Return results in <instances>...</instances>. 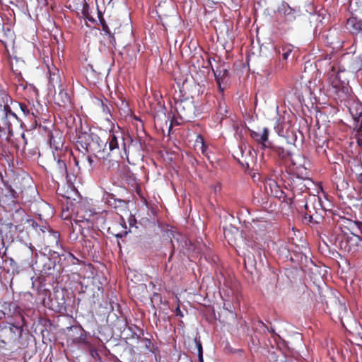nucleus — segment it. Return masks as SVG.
<instances>
[{
  "mask_svg": "<svg viewBox=\"0 0 362 362\" xmlns=\"http://www.w3.org/2000/svg\"><path fill=\"white\" fill-rule=\"evenodd\" d=\"M19 122L17 115L12 108H0V137L9 141L13 135V126Z\"/></svg>",
  "mask_w": 362,
  "mask_h": 362,
  "instance_id": "f257e3e1",
  "label": "nucleus"
},
{
  "mask_svg": "<svg viewBox=\"0 0 362 362\" xmlns=\"http://www.w3.org/2000/svg\"><path fill=\"white\" fill-rule=\"evenodd\" d=\"M78 139V142L81 143L87 151L99 152L104 145V141L93 132H82Z\"/></svg>",
  "mask_w": 362,
  "mask_h": 362,
  "instance_id": "f03ea898",
  "label": "nucleus"
},
{
  "mask_svg": "<svg viewBox=\"0 0 362 362\" xmlns=\"http://www.w3.org/2000/svg\"><path fill=\"white\" fill-rule=\"evenodd\" d=\"M117 129H119V127H117ZM107 144L110 151H119L121 147L124 155L127 156L126 144L122 133L119 129L115 130L113 129L110 131L108 139L106 142H104L103 146H106Z\"/></svg>",
  "mask_w": 362,
  "mask_h": 362,
  "instance_id": "7ed1b4c3",
  "label": "nucleus"
},
{
  "mask_svg": "<svg viewBox=\"0 0 362 362\" xmlns=\"http://www.w3.org/2000/svg\"><path fill=\"white\" fill-rule=\"evenodd\" d=\"M361 242H362L361 237L346 235L341 238L339 244L344 252L354 255L358 251Z\"/></svg>",
  "mask_w": 362,
  "mask_h": 362,
  "instance_id": "20e7f679",
  "label": "nucleus"
},
{
  "mask_svg": "<svg viewBox=\"0 0 362 362\" xmlns=\"http://www.w3.org/2000/svg\"><path fill=\"white\" fill-rule=\"evenodd\" d=\"M277 13L286 22H293L300 16V9L292 8L288 3L282 1L277 8Z\"/></svg>",
  "mask_w": 362,
  "mask_h": 362,
  "instance_id": "39448f33",
  "label": "nucleus"
},
{
  "mask_svg": "<svg viewBox=\"0 0 362 362\" xmlns=\"http://www.w3.org/2000/svg\"><path fill=\"white\" fill-rule=\"evenodd\" d=\"M265 192L271 197L278 198L279 199L284 198V193L278 185L275 180L267 178L264 182Z\"/></svg>",
  "mask_w": 362,
  "mask_h": 362,
  "instance_id": "423d86ee",
  "label": "nucleus"
},
{
  "mask_svg": "<svg viewBox=\"0 0 362 362\" xmlns=\"http://www.w3.org/2000/svg\"><path fill=\"white\" fill-rule=\"evenodd\" d=\"M175 108L182 119L188 121L192 118L193 105L191 103L187 101L177 102Z\"/></svg>",
  "mask_w": 362,
  "mask_h": 362,
  "instance_id": "0eeeda50",
  "label": "nucleus"
},
{
  "mask_svg": "<svg viewBox=\"0 0 362 362\" xmlns=\"http://www.w3.org/2000/svg\"><path fill=\"white\" fill-rule=\"evenodd\" d=\"M250 136L256 142L261 145L262 148L272 147L271 142L268 140L269 129L267 127H264L262 132L251 131Z\"/></svg>",
  "mask_w": 362,
  "mask_h": 362,
  "instance_id": "6e6552de",
  "label": "nucleus"
},
{
  "mask_svg": "<svg viewBox=\"0 0 362 362\" xmlns=\"http://www.w3.org/2000/svg\"><path fill=\"white\" fill-rule=\"evenodd\" d=\"M223 234L225 238L230 245L235 244L237 238L240 235L238 228L233 226L224 228Z\"/></svg>",
  "mask_w": 362,
  "mask_h": 362,
  "instance_id": "1a4fd4ad",
  "label": "nucleus"
},
{
  "mask_svg": "<svg viewBox=\"0 0 362 362\" xmlns=\"http://www.w3.org/2000/svg\"><path fill=\"white\" fill-rule=\"evenodd\" d=\"M346 28L352 34H358L362 31V23L355 17L347 20Z\"/></svg>",
  "mask_w": 362,
  "mask_h": 362,
  "instance_id": "9d476101",
  "label": "nucleus"
},
{
  "mask_svg": "<svg viewBox=\"0 0 362 362\" xmlns=\"http://www.w3.org/2000/svg\"><path fill=\"white\" fill-rule=\"evenodd\" d=\"M55 100L60 106L65 107L71 104L70 95L64 89H60L58 95L55 97Z\"/></svg>",
  "mask_w": 362,
  "mask_h": 362,
  "instance_id": "9b49d317",
  "label": "nucleus"
},
{
  "mask_svg": "<svg viewBox=\"0 0 362 362\" xmlns=\"http://www.w3.org/2000/svg\"><path fill=\"white\" fill-rule=\"evenodd\" d=\"M107 202L115 209L121 208L125 209L127 208V203L124 200L117 199L112 194L108 195Z\"/></svg>",
  "mask_w": 362,
  "mask_h": 362,
  "instance_id": "f8f14e48",
  "label": "nucleus"
},
{
  "mask_svg": "<svg viewBox=\"0 0 362 362\" xmlns=\"http://www.w3.org/2000/svg\"><path fill=\"white\" fill-rule=\"evenodd\" d=\"M350 230L349 235H357L360 237L362 235V223L356 221H350L348 226Z\"/></svg>",
  "mask_w": 362,
  "mask_h": 362,
  "instance_id": "ddd939ff",
  "label": "nucleus"
},
{
  "mask_svg": "<svg viewBox=\"0 0 362 362\" xmlns=\"http://www.w3.org/2000/svg\"><path fill=\"white\" fill-rule=\"evenodd\" d=\"M216 81L218 84L220 88H221V83H223V78L228 76V69L224 66H220L216 71H214Z\"/></svg>",
  "mask_w": 362,
  "mask_h": 362,
  "instance_id": "4468645a",
  "label": "nucleus"
},
{
  "mask_svg": "<svg viewBox=\"0 0 362 362\" xmlns=\"http://www.w3.org/2000/svg\"><path fill=\"white\" fill-rule=\"evenodd\" d=\"M11 98L4 90H0V108L7 109L11 107Z\"/></svg>",
  "mask_w": 362,
  "mask_h": 362,
  "instance_id": "2eb2a0df",
  "label": "nucleus"
},
{
  "mask_svg": "<svg viewBox=\"0 0 362 362\" xmlns=\"http://www.w3.org/2000/svg\"><path fill=\"white\" fill-rule=\"evenodd\" d=\"M97 214L91 210L86 211L84 215H80V212H78L77 221L79 222L86 221L87 223L93 224L95 221V216Z\"/></svg>",
  "mask_w": 362,
  "mask_h": 362,
  "instance_id": "dca6fc26",
  "label": "nucleus"
},
{
  "mask_svg": "<svg viewBox=\"0 0 362 362\" xmlns=\"http://www.w3.org/2000/svg\"><path fill=\"white\" fill-rule=\"evenodd\" d=\"M341 73L338 72L336 75H334V71L332 70V73L330 75L331 77V83L334 88L339 89L341 86L344 87V84L345 83L341 81Z\"/></svg>",
  "mask_w": 362,
  "mask_h": 362,
  "instance_id": "f3484780",
  "label": "nucleus"
},
{
  "mask_svg": "<svg viewBox=\"0 0 362 362\" xmlns=\"http://www.w3.org/2000/svg\"><path fill=\"white\" fill-rule=\"evenodd\" d=\"M274 49L277 54H280L282 52L283 59L286 60L288 59L290 54L292 52L293 47L291 45H285L282 47H275Z\"/></svg>",
  "mask_w": 362,
  "mask_h": 362,
  "instance_id": "a211bd4d",
  "label": "nucleus"
},
{
  "mask_svg": "<svg viewBox=\"0 0 362 362\" xmlns=\"http://www.w3.org/2000/svg\"><path fill=\"white\" fill-rule=\"evenodd\" d=\"M47 239L49 243L52 245H57L59 241V234L57 231L50 230L47 235Z\"/></svg>",
  "mask_w": 362,
  "mask_h": 362,
  "instance_id": "6ab92c4d",
  "label": "nucleus"
},
{
  "mask_svg": "<svg viewBox=\"0 0 362 362\" xmlns=\"http://www.w3.org/2000/svg\"><path fill=\"white\" fill-rule=\"evenodd\" d=\"M11 108L12 110H16L17 107H19L21 109V110L22 111V112L25 115H29L30 114V110L28 109V107H27L26 105L25 104H22V103H18L17 102H11Z\"/></svg>",
  "mask_w": 362,
  "mask_h": 362,
  "instance_id": "aec40b11",
  "label": "nucleus"
},
{
  "mask_svg": "<svg viewBox=\"0 0 362 362\" xmlns=\"http://www.w3.org/2000/svg\"><path fill=\"white\" fill-rule=\"evenodd\" d=\"M57 168L61 175H64L66 173V165L64 161L58 159L57 161Z\"/></svg>",
  "mask_w": 362,
  "mask_h": 362,
  "instance_id": "412c9836",
  "label": "nucleus"
},
{
  "mask_svg": "<svg viewBox=\"0 0 362 362\" xmlns=\"http://www.w3.org/2000/svg\"><path fill=\"white\" fill-rule=\"evenodd\" d=\"M60 83V76L57 72H54L50 74L49 76V83L54 86L55 84Z\"/></svg>",
  "mask_w": 362,
  "mask_h": 362,
  "instance_id": "4be33fe9",
  "label": "nucleus"
},
{
  "mask_svg": "<svg viewBox=\"0 0 362 362\" xmlns=\"http://www.w3.org/2000/svg\"><path fill=\"white\" fill-rule=\"evenodd\" d=\"M349 112L355 121L358 122L362 117V112L358 110H355L354 107L349 108Z\"/></svg>",
  "mask_w": 362,
  "mask_h": 362,
  "instance_id": "5701e85b",
  "label": "nucleus"
},
{
  "mask_svg": "<svg viewBox=\"0 0 362 362\" xmlns=\"http://www.w3.org/2000/svg\"><path fill=\"white\" fill-rule=\"evenodd\" d=\"M194 341H195V344L197 346L199 361L201 362H202L203 361V356H202L203 351H202V344L200 342V340L197 339V338H195Z\"/></svg>",
  "mask_w": 362,
  "mask_h": 362,
  "instance_id": "b1692460",
  "label": "nucleus"
},
{
  "mask_svg": "<svg viewBox=\"0 0 362 362\" xmlns=\"http://www.w3.org/2000/svg\"><path fill=\"white\" fill-rule=\"evenodd\" d=\"M154 118L158 122H160V123H162L163 122L167 123V117L165 113L163 110L158 112L157 115H155Z\"/></svg>",
  "mask_w": 362,
  "mask_h": 362,
  "instance_id": "393cba45",
  "label": "nucleus"
},
{
  "mask_svg": "<svg viewBox=\"0 0 362 362\" xmlns=\"http://www.w3.org/2000/svg\"><path fill=\"white\" fill-rule=\"evenodd\" d=\"M37 3V6L40 8L45 7L47 5V0H36Z\"/></svg>",
  "mask_w": 362,
  "mask_h": 362,
  "instance_id": "a878e982",
  "label": "nucleus"
},
{
  "mask_svg": "<svg viewBox=\"0 0 362 362\" xmlns=\"http://www.w3.org/2000/svg\"><path fill=\"white\" fill-rule=\"evenodd\" d=\"M339 315H340V319H341V324L346 329V327L345 323L344 322V318L345 317V316L341 313H340Z\"/></svg>",
  "mask_w": 362,
  "mask_h": 362,
  "instance_id": "bb28decb",
  "label": "nucleus"
},
{
  "mask_svg": "<svg viewBox=\"0 0 362 362\" xmlns=\"http://www.w3.org/2000/svg\"><path fill=\"white\" fill-rule=\"evenodd\" d=\"M214 190L215 193H217V192H220V190H221L220 185H215L214 187Z\"/></svg>",
  "mask_w": 362,
  "mask_h": 362,
  "instance_id": "cd10ccee",
  "label": "nucleus"
},
{
  "mask_svg": "<svg viewBox=\"0 0 362 362\" xmlns=\"http://www.w3.org/2000/svg\"><path fill=\"white\" fill-rule=\"evenodd\" d=\"M176 315H178V316H180V317L183 316L182 313L180 310L179 307L176 308Z\"/></svg>",
  "mask_w": 362,
  "mask_h": 362,
  "instance_id": "c85d7f7f",
  "label": "nucleus"
},
{
  "mask_svg": "<svg viewBox=\"0 0 362 362\" xmlns=\"http://www.w3.org/2000/svg\"><path fill=\"white\" fill-rule=\"evenodd\" d=\"M357 180L360 182V183H362V172L359 174L357 175Z\"/></svg>",
  "mask_w": 362,
  "mask_h": 362,
  "instance_id": "c756f323",
  "label": "nucleus"
},
{
  "mask_svg": "<svg viewBox=\"0 0 362 362\" xmlns=\"http://www.w3.org/2000/svg\"><path fill=\"white\" fill-rule=\"evenodd\" d=\"M49 142H50L51 147H53L54 146V143L55 142L53 136H51Z\"/></svg>",
  "mask_w": 362,
  "mask_h": 362,
  "instance_id": "7c9ffc66",
  "label": "nucleus"
},
{
  "mask_svg": "<svg viewBox=\"0 0 362 362\" xmlns=\"http://www.w3.org/2000/svg\"><path fill=\"white\" fill-rule=\"evenodd\" d=\"M340 307H341V308L343 310V312H344V313H347L346 308L345 307V305H340Z\"/></svg>",
  "mask_w": 362,
  "mask_h": 362,
  "instance_id": "2f4dec72",
  "label": "nucleus"
},
{
  "mask_svg": "<svg viewBox=\"0 0 362 362\" xmlns=\"http://www.w3.org/2000/svg\"><path fill=\"white\" fill-rule=\"evenodd\" d=\"M21 137H22V139L24 140V142L26 144V142H27V141H26V139H25V134H24V133H23V134H21Z\"/></svg>",
  "mask_w": 362,
  "mask_h": 362,
  "instance_id": "473e14b6",
  "label": "nucleus"
},
{
  "mask_svg": "<svg viewBox=\"0 0 362 362\" xmlns=\"http://www.w3.org/2000/svg\"><path fill=\"white\" fill-rule=\"evenodd\" d=\"M88 160L89 163L91 165V163H92V162H93V160H92V158H91V157H90V156H88Z\"/></svg>",
  "mask_w": 362,
  "mask_h": 362,
  "instance_id": "72a5a7b5",
  "label": "nucleus"
},
{
  "mask_svg": "<svg viewBox=\"0 0 362 362\" xmlns=\"http://www.w3.org/2000/svg\"><path fill=\"white\" fill-rule=\"evenodd\" d=\"M360 57V59H361V66H362V54L360 55V57Z\"/></svg>",
  "mask_w": 362,
  "mask_h": 362,
  "instance_id": "f704fd0d",
  "label": "nucleus"
},
{
  "mask_svg": "<svg viewBox=\"0 0 362 362\" xmlns=\"http://www.w3.org/2000/svg\"><path fill=\"white\" fill-rule=\"evenodd\" d=\"M103 30L107 32V29H106V26H103Z\"/></svg>",
  "mask_w": 362,
  "mask_h": 362,
  "instance_id": "c9c22d12",
  "label": "nucleus"
},
{
  "mask_svg": "<svg viewBox=\"0 0 362 362\" xmlns=\"http://www.w3.org/2000/svg\"><path fill=\"white\" fill-rule=\"evenodd\" d=\"M288 200H289V204H291L292 202V200H291V199H289Z\"/></svg>",
  "mask_w": 362,
  "mask_h": 362,
  "instance_id": "e433bc0d",
  "label": "nucleus"
},
{
  "mask_svg": "<svg viewBox=\"0 0 362 362\" xmlns=\"http://www.w3.org/2000/svg\"><path fill=\"white\" fill-rule=\"evenodd\" d=\"M59 148V146H55V148H56V149H58Z\"/></svg>",
  "mask_w": 362,
  "mask_h": 362,
  "instance_id": "4c0bfd02",
  "label": "nucleus"
},
{
  "mask_svg": "<svg viewBox=\"0 0 362 362\" xmlns=\"http://www.w3.org/2000/svg\"><path fill=\"white\" fill-rule=\"evenodd\" d=\"M254 180H257V177H255V176H253Z\"/></svg>",
  "mask_w": 362,
  "mask_h": 362,
  "instance_id": "58836bf2",
  "label": "nucleus"
},
{
  "mask_svg": "<svg viewBox=\"0 0 362 362\" xmlns=\"http://www.w3.org/2000/svg\"><path fill=\"white\" fill-rule=\"evenodd\" d=\"M254 180H257V177H255V176H253Z\"/></svg>",
  "mask_w": 362,
  "mask_h": 362,
  "instance_id": "ea45409f",
  "label": "nucleus"
},
{
  "mask_svg": "<svg viewBox=\"0 0 362 362\" xmlns=\"http://www.w3.org/2000/svg\"><path fill=\"white\" fill-rule=\"evenodd\" d=\"M277 133L280 134V132L279 130H276Z\"/></svg>",
  "mask_w": 362,
  "mask_h": 362,
  "instance_id": "a19ab883",
  "label": "nucleus"
},
{
  "mask_svg": "<svg viewBox=\"0 0 362 362\" xmlns=\"http://www.w3.org/2000/svg\"><path fill=\"white\" fill-rule=\"evenodd\" d=\"M202 147L204 148V144L202 142Z\"/></svg>",
  "mask_w": 362,
  "mask_h": 362,
  "instance_id": "79ce46f5",
  "label": "nucleus"
}]
</instances>
